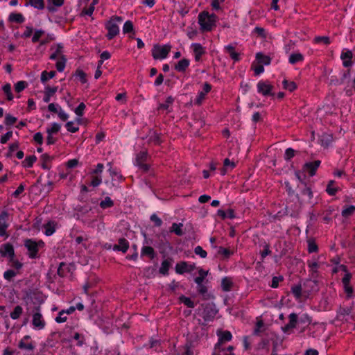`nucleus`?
Segmentation results:
<instances>
[{"label":"nucleus","mask_w":355,"mask_h":355,"mask_svg":"<svg viewBox=\"0 0 355 355\" xmlns=\"http://www.w3.org/2000/svg\"><path fill=\"white\" fill-rule=\"evenodd\" d=\"M197 311L205 321L212 320L217 313V310L213 303L202 304Z\"/></svg>","instance_id":"1"},{"label":"nucleus","mask_w":355,"mask_h":355,"mask_svg":"<svg viewBox=\"0 0 355 355\" xmlns=\"http://www.w3.org/2000/svg\"><path fill=\"white\" fill-rule=\"evenodd\" d=\"M171 46L165 44L161 46L158 44H154L152 49V56L155 60H162L167 57L171 51Z\"/></svg>","instance_id":"2"},{"label":"nucleus","mask_w":355,"mask_h":355,"mask_svg":"<svg viewBox=\"0 0 355 355\" xmlns=\"http://www.w3.org/2000/svg\"><path fill=\"white\" fill-rule=\"evenodd\" d=\"M24 245L29 252V257L34 259L37 257L39 248L42 247L44 243L42 241L37 243L31 239H27L25 241Z\"/></svg>","instance_id":"3"},{"label":"nucleus","mask_w":355,"mask_h":355,"mask_svg":"<svg viewBox=\"0 0 355 355\" xmlns=\"http://www.w3.org/2000/svg\"><path fill=\"white\" fill-rule=\"evenodd\" d=\"M0 254L2 257L6 258L8 261H12L15 257V253L13 245L10 243H6L1 245Z\"/></svg>","instance_id":"4"},{"label":"nucleus","mask_w":355,"mask_h":355,"mask_svg":"<svg viewBox=\"0 0 355 355\" xmlns=\"http://www.w3.org/2000/svg\"><path fill=\"white\" fill-rule=\"evenodd\" d=\"M34 310L35 312L33 315V320L32 323L34 328L37 329H42L46 324L44 320L42 318V314L40 313V307L36 306Z\"/></svg>","instance_id":"5"},{"label":"nucleus","mask_w":355,"mask_h":355,"mask_svg":"<svg viewBox=\"0 0 355 355\" xmlns=\"http://www.w3.org/2000/svg\"><path fill=\"white\" fill-rule=\"evenodd\" d=\"M18 347L20 349L31 352L35 349V345L34 342L31 340V337L26 335L20 340L18 343Z\"/></svg>","instance_id":"6"},{"label":"nucleus","mask_w":355,"mask_h":355,"mask_svg":"<svg viewBox=\"0 0 355 355\" xmlns=\"http://www.w3.org/2000/svg\"><path fill=\"white\" fill-rule=\"evenodd\" d=\"M148 158V153L147 151H141L137 155L135 159V164L139 168L144 171L146 172L149 169V166L145 163Z\"/></svg>","instance_id":"7"},{"label":"nucleus","mask_w":355,"mask_h":355,"mask_svg":"<svg viewBox=\"0 0 355 355\" xmlns=\"http://www.w3.org/2000/svg\"><path fill=\"white\" fill-rule=\"evenodd\" d=\"M219 337L218 343L215 345L214 350H220V347L224 342L230 341L232 338V335L229 331H219L217 333Z\"/></svg>","instance_id":"8"},{"label":"nucleus","mask_w":355,"mask_h":355,"mask_svg":"<svg viewBox=\"0 0 355 355\" xmlns=\"http://www.w3.org/2000/svg\"><path fill=\"white\" fill-rule=\"evenodd\" d=\"M343 270L346 272L345 276L343 277L342 282L345 288V292L347 293L348 296L353 292L352 287L349 285V282L352 278V275L347 271V268L345 266H341Z\"/></svg>","instance_id":"9"},{"label":"nucleus","mask_w":355,"mask_h":355,"mask_svg":"<svg viewBox=\"0 0 355 355\" xmlns=\"http://www.w3.org/2000/svg\"><path fill=\"white\" fill-rule=\"evenodd\" d=\"M273 87L268 83L267 82L260 81L257 84V90L259 93H261L262 95L266 96H273V94L271 92Z\"/></svg>","instance_id":"10"},{"label":"nucleus","mask_w":355,"mask_h":355,"mask_svg":"<svg viewBox=\"0 0 355 355\" xmlns=\"http://www.w3.org/2000/svg\"><path fill=\"white\" fill-rule=\"evenodd\" d=\"M195 268L193 265H189L186 261H181L178 263L175 266V271L178 274H183L184 272H190Z\"/></svg>","instance_id":"11"},{"label":"nucleus","mask_w":355,"mask_h":355,"mask_svg":"<svg viewBox=\"0 0 355 355\" xmlns=\"http://www.w3.org/2000/svg\"><path fill=\"white\" fill-rule=\"evenodd\" d=\"M320 164V160H316L312 162H307L304 165L303 169L304 171L307 172L310 176H313L315 174Z\"/></svg>","instance_id":"12"},{"label":"nucleus","mask_w":355,"mask_h":355,"mask_svg":"<svg viewBox=\"0 0 355 355\" xmlns=\"http://www.w3.org/2000/svg\"><path fill=\"white\" fill-rule=\"evenodd\" d=\"M107 34L106 37L108 40H112L119 33V28L116 24H107L106 26Z\"/></svg>","instance_id":"13"},{"label":"nucleus","mask_w":355,"mask_h":355,"mask_svg":"<svg viewBox=\"0 0 355 355\" xmlns=\"http://www.w3.org/2000/svg\"><path fill=\"white\" fill-rule=\"evenodd\" d=\"M304 292L309 293L311 291L317 290V282L311 279H306L303 282L302 284Z\"/></svg>","instance_id":"14"},{"label":"nucleus","mask_w":355,"mask_h":355,"mask_svg":"<svg viewBox=\"0 0 355 355\" xmlns=\"http://www.w3.org/2000/svg\"><path fill=\"white\" fill-rule=\"evenodd\" d=\"M129 248V242L124 238H121L119 239L118 244H116L113 246L114 250L121 251L125 253L127 252Z\"/></svg>","instance_id":"15"},{"label":"nucleus","mask_w":355,"mask_h":355,"mask_svg":"<svg viewBox=\"0 0 355 355\" xmlns=\"http://www.w3.org/2000/svg\"><path fill=\"white\" fill-rule=\"evenodd\" d=\"M289 322L286 324L283 328V331L286 332L289 331L291 329H293L295 327L297 322V315L296 313H291L288 316Z\"/></svg>","instance_id":"16"},{"label":"nucleus","mask_w":355,"mask_h":355,"mask_svg":"<svg viewBox=\"0 0 355 355\" xmlns=\"http://www.w3.org/2000/svg\"><path fill=\"white\" fill-rule=\"evenodd\" d=\"M193 48V51L195 54V60L196 61H199L200 60L201 56L205 53V49L199 43H194L191 45Z\"/></svg>","instance_id":"17"},{"label":"nucleus","mask_w":355,"mask_h":355,"mask_svg":"<svg viewBox=\"0 0 355 355\" xmlns=\"http://www.w3.org/2000/svg\"><path fill=\"white\" fill-rule=\"evenodd\" d=\"M148 137V144H154L155 145H159L162 142L160 135L152 130H150Z\"/></svg>","instance_id":"18"},{"label":"nucleus","mask_w":355,"mask_h":355,"mask_svg":"<svg viewBox=\"0 0 355 355\" xmlns=\"http://www.w3.org/2000/svg\"><path fill=\"white\" fill-rule=\"evenodd\" d=\"M211 89V85L208 83L203 85V90L199 92L196 98V103L200 105L202 101L205 98V95L210 92Z\"/></svg>","instance_id":"19"},{"label":"nucleus","mask_w":355,"mask_h":355,"mask_svg":"<svg viewBox=\"0 0 355 355\" xmlns=\"http://www.w3.org/2000/svg\"><path fill=\"white\" fill-rule=\"evenodd\" d=\"M352 52L351 51H347L346 52H343L340 58L343 60V66L345 67H349L352 64V62L351 59L352 58Z\"/></svg>","instance_id":"20"},{"label":"nucleus","mask_w":355,"mask_h":355,"mask_svg":"<svg viewBox=\"0 0 355 355\" xmlns=\"http://www.w3.org/2000/svg\"><path fill=\"white\" fill-rule=\"evenodd\" d=\"M214 17V14L210 15L207 11H203L199 14L198 22H215V20L212 19Z\"/></svg>","instance_id":"21"},{"label":"nucleus","mask_w":355,"mask_h":355,"mask_svg":"<svg viewBox=\"0 0 355 355\" xmlns=\"http://www.w3.org/2000/svg\"><path fill=\"white\" fill-rule=\"evenodd\" d=\"M62 49L63 46L61 44H57L54 46H52L51 50H54V52L50 55V59L55 60L59 56L61 58V55H63L62 54Z\"/></svg>","instance_id":"22"},{"label":"nucleus","mask_w":355,"mask_h":355,"mask_svg":"<svg viewBox=\"0 0 355 355\" xmlns=\"http://www.w3.org/2000/svg\"><path fill=\"white\" fill-rule=\"evenodd\" d=\"M172 264V259H167L162 261L161 267L159 268V273L163 275H166L168 273V270Z\"/></svg>","instance_id":"23"},{"label":"nucleus","mask_w":355,"mask_h":355,"mask_svg":"<svg viewBox=\"0 0 355 355\" xmlns=\"http://www.w3.org/2000/svg\"><path fill=\"white\" fill-rule=\"evenodd\" d=\"M58 90V87L47 86L45 87L44 101L48 103L50 101L51 97L55 94Z\"/></svg>","instance_id":"24"},{"label":"nucleus","mask_w":355,"mask_h":355,"mask_svg":"<svg viewBox=\"0 0 355 355\" xmlns=\"http://www.w3.org/2000/svg\"><path fill=\"white\" fill-rule=\"evenodd\" d=\"M225 49L230 56L234 61H239L240 60L239 54L235 51V48L232 45L230 44L225 47Z\"/></svg>","instance_id":"25"},{"label":"nucleus","mask_w":355,"mask_h":355,"mask_svg":"<svg viewBox=\"0 0 355 355\" xmlns=\"http://www.w3.org/2000/svg\"><path fill=\"white\" fill-rule=\"evenodd\" d=\"M189 65V60L187 59H182L175 66V69L180 72H183Z\"/></svg>","instance_id":"26"},{"label":"nucleus","mask_w":355,"mask_h":355,"mask_svg":"<svg viewBox=\"0 0 355 355\" xmlns=\"http://www.w3.org/2000/svg\"><path fill=\"white\" fill-rule=\"evenodd\" d=\"M8 22H23L24 17L21 13L11 12L8 16Z\"/></svg>","instance_id":"27"},{"label":"nucleus","mask_w":355,"mask_h":355,"mask_svg":"<svg viewBox=\"0 0 355 355\" xmlns=\"http://www.w3.org/2000/svg\"><path fill=\"white\" fill-rule=\"evenodd\" d=\"M141 256H148L150 259H153L155 256L154 249L150 246H144L141 248Z\"/></svg>","instance_id":"28"},{"label":"nucleus","mask_w":355,"mask_h":355,"mask_svg":"<svg viewBox=\"0 0 355 355\" xmlns=\"http://www.w3.org/2000/svg\"><path fill=\"white\" fill-rule=\"evenodd\" d=\"M233 350L234 347L231 345L226 349L220 347V350H215L214 355H234Z\"/></svg>","instance_id":"29"},{"label":"nucleus","mask_w":355,"mask_h":355,"mask_svg":"<svg viewBox=\"0 0 355 355\" xmlns=\"http://www.w3.org/2000/svg\"><path fill=\"white\" fill-rule=\"evenodd\" d=\"M23 313V308L17 305L14 308V310L10 313V315L12 320H17Z\"/></svg>","instance_id":"30"},{"label":"nucleus","mask_w":355,"mask_h":355,"mask_svg":"<svg viewBox=\"0 0 355 355\" xmlns=\"http://www.w3.org/2000/svg\"><path fill=\"white\" fill-rule=\"evenodd\" d=\"M183 225L182 223H173L172 226L170 228L171 232H174L178 236H182L183 235L184 232L182 230Z\"/></svg>","instance_id":"31"},{"label":"nucleus","mask_w":355,"mask_h":355,"mask_svg":"<svg viewBox=\"0 0 355 355\" xmlns=\"http://www.w3.org/2000/svg\"><path fill=\"white\" fill-rule=\"evenodd\" d=\"M304 60V56L300 53H292L289 57V62L294 64L297 62H302Z\"/></svg>","instance_id":"32"},{"label":"nucleus","mask_w":355,"mask_h":355,"mask_svg":"<svg viewBox=\"0 0 355 355\" xmlns=\"http://www.w3.org/2000/svg\"><path fill=\"white\" fill-rule=\"evenodd\" d=\"M256 59L258 60V62L261 64H264L266 65H268L270 63V57L263 55L261 53H257L256 55Z\"/></svg>","instance_id":"33"},{"label":"nucleus","mask_w":355,"mask_h":355,"mask_svg":"<svg viewBox=\"0 0 355 355\" xmlns=\"http://www.w3.org/2000/svg\"><path fill=\"white\" fill-rule=\"evenodd\" d=\"M123 33H131L132 35H129L130 38L133 39L134 35L135 33L133 24H124L123 27Z\"/></svg>","instance_id":"34"},{"label":"nucleus","mask_w":355,"mask_h":355,"mask_svg":"<svg viewBox=\"0 0 355 355\" xmlns=\"http://www.w3.org/2000/svg\"><path fill=\"white\" fill-rule=\"evenodd\" d=\"M302 291H304V289L301 284L295 285L291 288L292 293L297 299H300L301 297Z\"/></svg>","instance_id":"35"},{"label":"nucleus","mask_w":355,"mask_h":355,"mask_svg":"<svg viewBox=\"0 0 355 355\" xmlns=\"http://www.w3.org/2000/svg\"><path fill=\"white\" fill-rule=\"evenodd\" d=\"M55 71H51L49 72L44 71L41 74V81L43 83H46L48 80L53 78L55 76Z\"/></svg>","instance_id":"36"},{"label":"nucleus","mask_w":355,"mask_h":355,"mask_svg":"<svg viewBox=\"0 0 355 355\" xmlns=\"http://www.w3.org/2000/svg\"><path fill=\"white\" fill-rule=\"evenodd\" d=\"M232 286V280L228 277H224L221 282V286L224 291H230Z\"/></svg>","instance_id":"37"},{"label":"nucleus","mask_w":355,"mask_h":355,"mask_svg":"<svg viewBox=\"0 0 355 355\" xmlns=\"http://www.w3.org/2000/svg\"><path fill=\"white\" fill-rule=\"evenodd\" d=\"M199 276L196 277L194 279L195 282L197 284H200V283H202L206 278L208 271H205L203 269H200L198 271Z\"/></svg>","instance_id":"38"},{"label":"nucleus","mask_w":355,"mask_h":355,"mask_svg":"<svg viewBox=\"0 0 355 355\" xmlns=\"http://www.w3.org/2000/svg\"><path fill=\"white\" fill-rule=\"evenodd\" d=\"M283 87L285 89L288 90L289 92H293L297 88V85L295 82L293 81H288L286 80H284L282 83Z\"/></svg>","instance_id":"39"},{"label":"nucleus","mask_w":355,"mask_h":355,"mask_svg":"<svg viewBox=\"0 0 355 355\" xmlns=\"http://www.w3.org/2000/svg\"><path fill=\"white\" fill-rule=\"evenodd\" d=\"M37 158L35 155H31L26 157V159L23 161L22 164L24 167H31L34 162L36 161Z\"/></svg>","instance_id":"40"},{"label":"nucleus","mask_w":355,"mask_h":355,"mask_svg":"<svg viewBox=\"0 0 355 355\" xmlns=\"http://www.w3.org/2000/svg\"><path fill=\"white\" fill-rule=\"evenodd\" d=\"M67 59L64 55H61V58L56 62V69L58 71L62 72L64 69Z\"/></svg>","instance_id":"41"},{"label":"nucleus","mask_w":355,"mask_h":355,"mask_svg":"<svg viewBox=\"0 0 355 355\" xmlns=\"http://www.w3.org/2000/svg\"><path fill=\"white\" fill-rule=\"evenodd\" d=\"M29 3L31 6L39 10H42L44 8V0H30Z\"/></svg>","instance_id":"42"},{"label":"nucleus","mask_w":355,"mask_h":355,"mask_svg":"<svg viewBox=\"0 0 355 355\" xmlns=\"http://www.w3.org/2000/svg\"><path fill=\"white\" fill-rule=\"evenodd\" d=\"M8 214L6 211H3L0 214V227H8V224L7 223Z\"/></svg>","instance_id":"43"},{"label":"nucleus","mask_w":355,"mask_h":355,"mask_svg":"<svg viewBox=\"0 0 355 355\" xmlns=\"http://www.w3.org/2000/svg\"><path fill=\"white\" fill-rule=\"evenodd\" d=\"M113 205H114V202L110 197H106L100 203V207L102 209H107V208L112 207Z\"/></svg>","instance_id":"44"},{"label":"nucleus","mask_w":355,"mask_h":355,"mask_svg":"<svg viewBox=\"0 0 355 355\" xmlns=\"http://www.w3.org/2000/svg\"><path fill=\"white\" fill-rule=\"evenodd\" d=\"M3 91L7 96V99L8 101H12L13 99V96L11 92V86L9 83L6 84L2 87Z\"/></svg>","instance_id":"45"},{"label":"nucleus","mask_w":355,"mask_h":355,"mask_svg":"<svg viewBox=\"0 0 355 355\" xmlns=\"http://www.w3.org/2000/svg\"><path fill=\"white\" fill-rule=\"evenodd\" d=\"M180 300L189 308H193L195 306L194 302L189 297L184 295L180 296Z\"/></svg>","instance_id":"46"},{"label":"nucleus","mask_w":355,"mask_h":355,"mask_svg":"<svg viewBox=\"0 0 355 355\" xmlns=\"http://www.w3.org/2000/svg\"><path fill=\"white\" fill-rule=\"evenodd\" d=\"M61 128V125L57 123H53L50 128H47L46 132L48 135L56 134Z\"/></svg>","instance_id":"47"},{"label":"nucleus","mask_w":355,"mask_h":355,"mask_svg":"<svg viewBox=\"0 0 355 355\" xmlns=\"http://www.w3.org/2000/svg\"><path fill=\"white\" fill-rule=\"evenodd\" d=\"M334 184V180L329 181L326 189L327 192L331 196H334L338 191L337 188L333 187Z\"/></svg>","instance_id":"48"},{"label":"nucleus","mask_w":355,"mask_h":355,"mask_svg":"<svg viewBox=\"0 0 355 355\" xmlns=\"http://www.w3.org/2000/svg\"><path fill=\"white\" fill-rule=\"evenodd\" d=\"M302 194L306 196L308 200H311L313 197V193L310 187H307L306 184L303 183V189L302 190Z\"/></svg>","instance_id":"49"},{"label":"nucleus","mask_w":355,"mask_h":355,"mask_svg":"<svg viewBox=\"0 0 355 355\" xmlns=\"http://www.w3.org/2000/svg\"><path fill=\"white\" fill-rule=\"evenodd\" d=\"M318 250V245L313 240H308V252L309 253L316 252Z\"/></svg>","instance_id":"50"},{"label":"nucleus","mask_w":355,"mask_h":355,"mask_svg":"<svg viewBox=\"0 0 355 355\" xmlns=\"http://www.w3.org/2000/svg\"><path fill=\"white\" fill-rule=\"evenodd\" d=\"M315 43H324V44H329L330 43L329 37L327 36H317L313 40Z\"/></svg>","instance_id":"51"},{"label":"nucleus","mask_w":355,"mask_h":355,"mask_svg":"<svg viewBox=\"0 0 355 355\" xmlns=\"http://www.w3.org/2000/svg\"><path fill=\"white\" fill-rule=\"evenodd\" d=\"M174 98L172 96L167 97L164 103L160 104L159 109L160 110H168V107L173 104Z\"/></svg>","instance_id":"52"},{"label":"nucleus","mask_w":355,"mask_h":355,"mask_svg":"<svg viewBox=\"0 0 355 355\" xmlns=\"http://www.w3.org/2000/svg\"><path fill=\"white\" fill-rule=\"evenodd\" d=\"M17 275V272L13 270H8L3 273V277L10 282Z\"/></svg>","instance_id":"53"},{"label":"nucleus","mask_w":355,"mask_h":355,"mask_svg":"<svg viewBox=\"0 0 355 355\" xmlns=\"http://www.w3.org/2000/svg\"><path fill=\"white\" fill-rule=\"evenodd\" d=\"M230 166L232 168H233L235 166L234 162L230 161L228 158L225 159L224 160V168L221 169V173L223 175L225 174L226 172V167Z\"/></svg>","instance_id":"54"},{"label":"nucleus","mask_w":355,"mask_h":355,"mask_svg":"<svg viewBox=\"0 0 355 355\" xmlns=\"http://www.w3.org/2000/svg\"><path fill=\"white\" fill-rule=\"evenodd\" d=\"M295 151L291 148H288L285 151L284 159L286 161L291 160L295 156Z\"/></svg>","instance_id":"55"},{"label":"nucleus","mask_w":355,"mask_h":355,"mask_svg":"<svg viewBox=\"0 0 355 355\" xmlns=\"http://www.w3.org/2000/svg\"><path fill=\"white\" fill-rule=\"evenodd\" d=\"M202 32L211 31L215 26L216 24H200Z\"/></svg>","instance_id":"56"},{"label":"nucleus","mask_w":355,"mask_h":355,"mask_svg":"<svg viewBox=\"0 0 355 355\" xmlns=\"http://www.w3.org/2000/svg\"><path fill=\"white\" fill-rule=\"evenodd\" d=\"M354 211H355V207L350 206L349 207H347L346 209H344L342 211V216L344 217H348L350 215H352Z\"/></svg>","instance_id":"57"},{"label":"nucleus","mask_w":355,"mask_h":355,"mask_svg":"<svg viewBox=\"0 0 355 355\" xmlns=\"http://www.w3.org/2000/svg\"><path fill=\"white\" fill-rule=\"evenodd\" d=\"M44 229H45V234L46 236H51L55 232V227L50 223L45 225Z\"/></svg>","instance_id":"58"},{"label":"nucleus","mask_w":355,"mask_h":355,"mask_svg":"<svg viewBox=\"0 0 355 355\" xmlns=\"http://www.w3.org/2000/svg\"><path fill=\"white\" fill-rule=\"evenodd\" d=\"M8 262L10 263V266L16 270H20L23 266V263L19 261L15 257L12 258V261H8Z\"/></svg>","instance_id":"59"},{"label":"nucleus","mask_w":355,"mask_h":355,"mask_svg":"<svg viewBox=\"0 0 355 355\" xmlns=\"http://www.w3.org/2000/svg\"><path fill=\"white\" fill-rule=\"evenodd\" d=\"M17 121V118L10 114H7L5 117V123L7 125H12Z\"/></svg>","instance_id":"60"},{"label":"nucleus","mask_w":355,"mask_h":355,"mask_svg":"<svg viewBox=\"0 0 355 355\" xmlns=\"http://www.w3.org/2000/svg\"><path fill=\"white\" fill-rule=\"evenodd\" d=\"M194 252L199 255L201 258H205L207 255V252L202 249L201 246H196L194 249Z\"/></svg>","instance_id":"61"},{"label":"nucleus","mask_w":355,"mask_h":355,"mask_svg":"<svg viewBox=\"0 0 355 355\" xmlns=\"http://www.w3.org/2000/svg\"><path fill=\"white\" fill-rule=\"evenodd\" d=\"M67 316L65 315L64 310H62L59 312L58 315L55 318V321L58 323L64 322L67 321Z\"/></svg>","instance_id":"62"},{"label":"nucleus","mask_w":355,"mask_h":355,"mask_svg":"<svg viewBox=\"0 0 355 355\" xmlns=\"http://www.w3.org/2000/svg\"><path fill=\"white\" fill-rule=\"evenodd\" d=\"M27 85L25 81H19L15 85V89L17 92H20L24 90Z\"/></svg>","instance_id":"63"},{"label":"nucleus","mask_w":355,"mask_h":355,"mask_svg":"<svg viewBox=\"0 0 355 355\" xmlns=\"http://www.w3.org/2000/svg\"><path fill=\"white\" fill-rule=\"evenodd\" d=\"M85 108V105L84 103H80L78 106L75 110V113L78 116H82L83 115V111Z\"/></svg>","instance_id":"64"}]
</instances>
